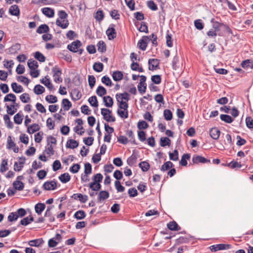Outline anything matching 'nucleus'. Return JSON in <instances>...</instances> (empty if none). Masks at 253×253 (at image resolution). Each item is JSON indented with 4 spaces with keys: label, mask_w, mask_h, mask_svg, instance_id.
<instances>
[{
    "label": "nucleus",
    "mask_w": 253,
    "mask_h": 253,
    "mask_svg": "<svg viewBox=\"0 0 253 253\" xmlns=\"http://www.w3.org/2000/svg\"><path fill=\"white\" fill-rule=\"evenodd\" d=\"M58 15L59 18L63 20V23H62V21L59 19H57L56 21V24L62 29L67 28L69 24V21L67 19L68 17L67 13L64 10H59L58 12Z\"/></svg>",
    "instance_id": "obj_1"
},
{
    "label": "nucleus",
    "mask_w": 253,
    "mask_h": 253,
    "mask_svg": "<svg viewBox=\"0 0 253 253\" xmlns=\"http://www.w3.org/2000/svg\"><path fill=\"white\" fill-rule=\"evenodd\" d=\"M101 114L103 116V119L107 122H114L116 118L112 115V111L107 108H102Z\"/></svg>",
    "instance_id": "obj_2"
},
{
    "label": "nucleus",
    "mask_w": 253,
    "mask_h": 253,
    "mask_svg": "<svg viewBox=\"0 0 253 253\" xmlns=\"http://www.w3.org/2000/svg\"><path fill=\"white\" fill-rule=\"evenodd\" d=\"M82 45V43L79 40H76L67 46V48L72 52H79L80 55L82 54L84 50L82 49H78Z\"/></svg>",
    "instance_id": "obj_3"
},
{
    "label": "nucleus",
    "mask_w": 253,
    "mask_h": 253,
    "mask_svg": "<svg viewBox=\"0 0 253 253\" xmlns=\"http://www.w3.org/2000/svg\"><path fill=\"white\" fill-rule=\"evenodd\" d=\"M52 71L53 73V77L54 81L56 83L62 82L63 80L61 77L62 74L61 70L58 67L55 66L52 69Z\"/></svg>",
    "instance_id": "obj_4"
},
{
    "label": "nucleus",
    "mask_w": 253,
    "mask_h": 253,
    "mask_svg": "<svg viewBox=\"0 0 253 253\" xmlns=\"http://www.w3.org/2000/svg\"><path fill=\"white\" fill-rule=\"evenodd\" d=\"M231 245L229 244H220L211 246L210 249L212 252H216L221 250H226L230 249Z\"/></svg>",
    "instance_id": "obj_5"
},
{
    "label": "nucleus",
    "mask_w": 253,
    "mask_h": 253,
    "mask_svg": "<svg viewBox=\"0 0 253 253\" xmlns=\"http://www.w3.org/2000/svg\"><path fill=\"white\" fill-rule=\"evenodd\" d=\"M139 77L140 78V83L137 85V88L139 92L141 94H143L145 92L146 89L147 84L145 83L146 77L144 75L139 76Z\"/></svg>",
    "instance_id": "obj_6"
},
{
    "label": "nucleus",
    "mask_w": 253,
    "mask_h": 253,
    "mask_svg": "<svg viewBox=\"0 0 253 253\" xmlns=\"http://www.w3.org/2000/svg\"><path fill=\"white\" fill-rule=\"evenodd\" d=\"M150 41V38L148 36H143L142 39L140 40L137 43L138 47L143 51L146 50L147 44Z\"/></svg>",
    "instance_id": "obj_7"
},
{
    "label": "nucleus",
    "mask_w": 253,
    "mask_h": 253,
    "mask_svg": "<svg viewBox=\"0 0 253 253\" xmlns=\"http://www.w3.org/2000/svg\"><path fill=\"white\" fill-rule=\"evenodd\" d=\"M149 64V70H155L156 69H159L160 60L158 59H150L148 60Z\"/></svg>",
    "instance_id": "obj_8"
},
{
    "label": "nucleus",
    "mask_w": 253,
    "mask_h": 253,
    "mask_svg": "<svg viewBox=\"0 0 253 253\" xmlns=\"http://www.w3.org/2000/svg\"><path fill=\"white\" fill-rule=\"evenodd\" d=\"M57 187L56 182L54 180L46 181L42 185L43 188L45 190H52L56 189Z\"/></svg>",
    "instance_id": "obj_9"
},
{
    "label": "nucleus",
    "mask_w": 253,
    "mask_h": 253,
    "mask_svg": "<svg viewBox=\"0 0 253 253\" xmlns=\"http://www.w3.org/2000/svg\"><path fill=\"white\" fill-rule=\"evenodd\" d=\"M192 162L194 164L210 163V160L198 155H194L192 158Z\"/></svg>",
    "instance_id": "obj_10"
},
{
    "label": "nucleus",
    "mask_w": 253,
    "mask_h": 253,
    "mask_svg": "<svg viewBox=\"0 0 253 253\" xmlns=\"http://www.w3.org/2000/svg\"><path fill=\"white\" fill-rule=\"evenodd\" d=\"M7 148L9 149H12L15 153H18L19 151L18 147L12 141L11 136H8V137Z\"/></svg>",
    "instance_id": "obj_11"
},
{
    "label": "nucleus",
    "mask_w": 253,
    "mask_h": 253,
    "mask_svg": "<svg viewBox=\"0 0 253 253\" xmlns=\"http://www.w3.org/2000/svg\"><path fill=\"white\" fill-rule=\"evenodd\" d=\"M220 134V131L216 127L212 128L210 130V135L211 137L213 139H218Z\"/></svg>",
    "instance_id": "obj_12"
},
{
    "label": "nucleus",
    "mask_w": 253,
    "mask_h": 253,
    "mask_svg": "<svg viewBox=\"0 0 253 253\" xmlns=\"http://www.w3.org/2000/svg\"><path fill=\"white\" fill-rule=\"evenodd\" d=\"M42 13L49 18L53 17L54 15V10L50 7H44L42 9Z\"/></svg>",
    "instance_id": "obj_13"
},
{
    "label": "nucleus",
    "mask_w": 253,
    "mask_h": 253,
    "mask_svg": "<svg viewBox=\"0 0 253 253\" xmlns=\"http://www.w3.org/2000/svg\"><path fill=\"white\" fill-rule=\"evenodd\" d=\"M106 33L110 40L114 39L117 36V33L114 28H109L106 30Z\"/></svg>",
    "instance_id": "obj_14"
},
{
    "label": "nucleus",
    "mask_w": 253,
    "mask_h": 253,
    "mask_svg": "<svg viewBox=\"0 0 253 253\" xmlns=\"http://www.w3.org/2000/svg\"><path fill=\"white\" fill-rule=\"evenodd\" d=\"M103 101L106 107H112L113 105V99L110 96H104L103 98Z\"/></svg>",
    "instance_id": "obj_15"
},
{
    "label": "nucleus",
    "mask_w": 253,
    "mask_h": 253,
    "mask_svg": "<svg viewBox=\"0 0 253 253\" xmlns=\"http://www.w3.org/2000/svg\"><path fill=\"white\" fill-rule=\"evenodd\" d=\"M40 129V126L37 124H33L27 127V132L30 134L34 133Z\"/></svg>",
    "instance_id": "obj_16"
},
{
    "label": "nucleus",
    "mask_w": 253,
    "mask_h": 253,
    "mask_svg": "<svg viewBox=\"0 0 253 253\" xmlns=\"http://www.w3.org/2000/svg\"><path fill=\"white\" fill-rule=\"evenodd\" d=\"M109 197V193L106 191H101L98 195L97 200L98 202L108 199Z\"/></svg>",
    "instance_id": "obj_17"
},
{
    "label": "nucleus",
    "mask_w": 253,
    "mask_h": 253,
    "mask_svg": "<svg viewBox=\"0 0 253 253\" xmlns=\"http://www.w3.org/2000/svg\"><path fill=\"white\" fill-rule=\"evenodd\" d=\"M44 243V241L42 238L37 239L31 240L29 242L28 244L32 247H40Z\"/></svg>",
    "instance_id": "obj_18"
},
{
    "label": "nucleus",
    "mask_w": 253,
    "mask_h": 253,
    "mask_svg": "<svg viewBox=\"0 0 253 253\" xmlns=\"http://www.w3.org/2000/svg\"><path fill=\"white\" fill-rule=\"evenodd\" d=\"M9 13L14 16H18L20 14V9L17 5H11L9 9Z\"/></svg>",
    "instance_id": "obj_19"
},
{
    "label": "nucleus",
    "mask_w": 253,
    "mask_h": 253,
    "mask_svg": "<svg viewBox=\"0 0 253 253\" xmlns=\"http://www.w3.org/2000/svg\"><path fill=\"white\" fill-rule=\"evenodd\" d=\"M116 97L117 101H119L120 100H125L126 101H128L129 100V95L127 92L117 93L116 95Z\"/></svg>",
    "instance_id": "obj_20"
},
{
    "label": "nucleus",
    "mask_w": 253,
    "mask_h": 253,
    "mask_svg": "<svg viewBox=\"0 0 253 253\" xmlns=\"http://www.w3.org/2000/svg\"><path fill=\"white\" fill-rule=\"evenodd\" d=\"M167 227L172 231H178L180 229V227L175 221H172L168 223Z\"/></svg>",
    "instance_id": "obj_21"
},
{
    "label": "nucleus",
    "mask_w": 253,
    "mask_h": 253,
    "mask_svg": "<svg viewBox=\"0 0 253 253\" xmlns=\"http://www.w3.org/2000/svg\"><path fill=\"white\" fill-rule=\"evenodd\" d=\"M45 208V205L43 203H38L35 205V209L38 215H41Z\"/></svg>",
    "instance_id": "obj_22"
},
{
    "label": "nucleus",
    "mask_w": 253,
    "mask_h": 253,
    "mask_svg": "<svg viewBox=\"0 0 253 253\" xmlns=\"http://www.w3.org/2000/svg\"><path fill=\"white\" fill-rule=\"evenodd\" d=\"M112 77L114 81H120L123 78V74L120 71H116L113 73Z\"/></svg>",
    "instance_id": "obj_23"
},
{
    "label": "nucleus",
    "mask_w": 253,
    "mask_h": 253,
    "mask_svg": "<svg viewBox=\"0 0 253 253\" xmlns=\"http://www.w3.org/2000/svg\"><path fill=\"white\" fill-rule=\"evenodd\" d=\"M49 31V27L46 24L41 25L37 29V32L39 34L46 33Z\"/></svg>",
    "instance_id": "obj_24"
},
{
    "label": "nucleus",
    "mask_w": 253,
    "mask_h": 253,
    "mask_svg": "<svg viewBox=\"0 0 253 253\" xmlns=\"http://www.w3.org/2000/svg\"><path fill=\"white\" fill-rule=\"evenodd\" d=\"M78 145V142L76 140L73 139H69L67 141L66 143V147L71 149H74L77 148Z\"/></svg>",
    "instance_id": "obj_25"
},
{
    "label": "nucleus",
    "mask_w": 253,
    "mask_h": 253,
    "mask_svg": "<svg viewBox=\"0 0 253 253\" xmlns=\"http://www.w3.org/2000/svg\"><path fill=\"white\" fill-rule=\"evenodd\" d=\"M16 100V97L15 94L13 93H9L7 94L4 98V102L11 101L13 104H15Z\"/></svg>",
    "instance_id": "obj_26"
},
{
    "label": "nucleus",
    "mask_w": 253,
    "mask_h": 253,
    "mask_svg": "<svg viewBox=\"0 0 253 253\" xmlns=\"http://www.w3.org/2000/svg\"><path fill=\"white\" fill-rule=\"evenodd\" d=\"M11 87L13 91L17 93L23 92V88L20 85H18L16 83H13L11 84Z\"/></svg>",
    "instance_id": "obj_27"
},
{
    "label": "nucleus",
    "mask_w": 253,
    "mask_h": 253,
    "mask_svg": "<svg viewBox=\"0 0 253 253\" xmlns=\"http://www.w3.org/2000/svg\"><path fill=\"white\" fill-rule=\"evenodd\" d=\"M34 221L33 217L30 215L29 216L25 217L21 220L20 224L22 225L26 226Z\"/></svg>",
    "instance_id": "obj_28"
},
{
    "label": "nucleus",
    "mask_w": 253,
    "mask_h": 253,
    "mask_svg": "<svg viewBox=\"0 0 253 253\" xmlns=\"http://www.w3.org/2000/svg\"><path fill=\"white\" fill-rule=\"evenodd\" d=\"M71 176L68 173H64L60 175L59 179L63 183H66L70 181Z\"/></svg>",
    "instance_id": "obj_29"
},
{
    "label": "nucleus",
    "mask_w": 253,
    "mask_h": 253,
    "mask_svg": "<svg viewBox=\"0 0 253 253\" xmlns=\"http://www.w3.org/2000/svg\"><path fill=\"white\" fill-rule=\"evenodd\" d=\"M98 51L103 53L106 50V45L103 41H100L97 44Z\"/></svg>",
    "instance_id": "obj_30"
},
{
    "label": "nucleus",
    "mask_w": 253,
    "mask_h": 253,
    "mask_svg": "<svg viewBox=\"0 0 253 253\" xmlns=\"http://www.w3.org/2000/svg\"><path fill=\"white\" fill-rule=\"evenodd\" d=\"M220 118L222 121L228 124L232 123L234 121V119L228 115L221 114Z\"/></svg>",
    "instance_id": "obj_31"
},
{
    "label": "nucleus",
    "mask_w": 253,
    "mask_h": 253,
    "mask_svg": "<svg viewBox=\"0 0 253 253\" xmlns=\"http://www.w3.org/2000/svg\"><path fill=\"white\" fill-rule=\"evenodd\" d=\"M130 68L132 70L138 71L139 72H143L144 70L142 67H139V65L137 62H133L131 64Z\"/></svg>",
    "instance_id": "obj_32"
},
{
    "label": "nucleus",
    "mask_w": 253,
    "mask_h": 253,
    "mask_svg": "<svg viewBox=\"0 0 253 253\" xmlns=\"http://www.w3.org/2000/svg\"><path fill=\"white\" fill-rule=\"evenodd\" d=\"M62 105L65 111H68L72 107L71 102L66 98H64L62 101Z\"/></svg>",
    "instance_id": "obj_33"
},
{
    "label": "nucleus",
    "mask_w": 253,
    "mask_h": 253,
    "mask_svg": "<svg viewBox=\"0 0 253 253\" xmlns=\"http://www.w3.org/2000/svg\"><path fill=\"white\" fill-rule=\"evenodd\" d=\"M72 98L74 100H78L80 99L82 96L81 94L80 93L78 89H74L71 93Z\"/></svg>",
    "instance_id": "obj_34"
},
{
    "label": "nucleus",
    "mask_w": 253,
    "mask_h": 253,
    "mask_svg": "<svg viewBox=\"0 0 253 253\" xmlns=\"http://www.w3.org/2000/svg\"><path fill=\"white\" fill-rule=\"evenodd\" d=\"M85 215V213L84 211L79 210L75 213L74 216L77 219L81 220L84 219Z\"/></svg>",
    "instance_id": "obj_35"
},
{
    "label": "nucleus",
    "mask_w": 253,
    "mask_h": 253,
    "mask_svg": "<svg viewBox=\"0 0 253 253\" xmlns=\"http://www.w3.org/2000/svg\"><path fill=\"white\" fill-rule=\"evenodd\" d=\"M41 82L50 90H52L54 89V86L51 83L50 80L49 79H47L45 77V79H42V80H41Z\"/></svg>",
    "instance_id": "obj_36"
},
{
    "label": "nucleus",
    "mask_w": 253,
    "mask_h": 253,
    "mask_svg": "<svg viewBox=\"0 0 253 253\" xmlns=\"http://www.w3.org/2000/svg\"><path fill=\"white\" fill-rule=\"evenodd\" d=\"M190 158V155L189 154H184L182 155L181 159L179 162L182 166H186L187 165V160Z\"/></svg>",
    "instance_id": "obj_37"
},
{
    "label": "nucleus",
    "mask_w": 253,
    "mask_h": 253,
    "mask_svg": "<svg viewBox=\"0 0 253 253\" xmlns=\"http://www.w3.org/2000/svg\"><path fill=\"white\" fill-rule=\"evenodd\" d=\"M44 91L45 88L44 87L40 84L36 85L34 89V92L38 95L42 94Z\"/></svg>",
    "instance_id": "obj_38"
},
{
    "label": "nucleus",
    "mask_w": 253,
    "mask_h": 253,
    "mask_svg": "<svg viewBox=\"0 0 253 253\" xmlns=\"http://www.w3.org/2000/svg\"><path fill=\"white\" fill-rule=\"evenodd\" d=\"M96 93L99 96L102 97L107 93V90L103 86L99 85L96 89Z\"/></svg>",
    "instance_id": "obj_39"
},
{
    "label": "nucleus",
    "mask_w": 253,
    "mask_h": 253,
    "mask_svg": "<svg viewBox=\"0 0 253 253\" xmlns=\"http://www.w3.org/2000/svg\"><path fill=\"white\" fill-rule=\"evenodd\" d=\"M13 186L15 189L20 191L23 190L24 187V183L19 180H16L14 181L13 183Z\"/></svg>",
    "instance_id": "obj_40"
},
{
    "label": "nucleus",
    "mask_w": 253,
    "mask_h": 253,
    "mask_svg": "<svg viewBox=\"0 0 253 253\" xmlns=\"http://www.w3.org/2000/svg\"><path fill=\"white\" fill-rule=\"evenodd\" d=\"M103 64L100 62H95L93 66V70L97 72H101L103 70Z\"/></svg>",
    "instance_id": "obj_41"
},
{
    "label": "nucleus",
    "mask_w": 253,
    "mask_h": 253,
    "mask_svg": "<svg viewBox=\"0 0 253 253\" xmlns=\"http://www.w3.org/2000/svg\"><path fill=\"white\" fill-rule=\"evenodd\" d=\"M89 187L92 191H98L101 189V185L98 182H91L89 185Z\"/></svg>",
    "instance_id": "obj_42"
},
{
    "label": "nucleus",
    "mask_w": 253,
    "mask_h": 253,
    "mask_svg": "<svg viewBox=\"0 0 253 253\" xmlns=\"http://www.w3.org/2000/svg\"><path fill=\"white\" fill-rule=\"evenodd\" d=\"M88 101L91 106L95 107H97L98 106V102L96 96H92L89 97Z\"/></svg>",
    "instance_id": "obj_43"
},
{
    "label": "nucleus",
    "mask_w": 253,
    "mask_h": 253,
    "mask_svg": "<svg viewBox=\"0 0 253 253\" xmlns=\"http://www.w3.org/2000/svg\"><path fill=\"white\" fill-rule=\"evenodd\" d=\"M138 166L144 172L147 171L150 168V165L146 161L140 162Z\"/></svg>",
    "instance_id": "obj_44"
},
{
    "label": "nucleus",
    "mask_w": 253,
    "mask_h": 253,
    "mask_svg": "<svg viewBox=\"0 0 253 253\" xmlns=\"http://www.w3.org/2000/svg\"><path fill=\"white\" fill-rule=\"evenodd\" d=\"M171 141L168 137H161L160 139V145L162 147L169 146Z\"/></svg>",
    "instance_id": "obj_45"
},
{
    "label": "nucleus",
    "mask_w": 253,
    "mask_h": 253,
    "mask_svg": "<svg viewBox=\"0 0 253 253\" xmlns=\"http://www.w3.org/2000/svg\"><path fill=\"white\" fill-rule=\"evenodd\" d=\"M28 66L31 70H35L38 67V64L36 61L30 59L28 61Z\"/></svg>",
    "instance_id": "obj_46"
},
{
    "label": "nucleus",
    "mask_w": 253,
    "mask_h": 253,
    "mask_svg": "<svg viewBox=\"0 0 253 253\" xmlns=\"http://www.w3.org/2000/svg\"><path fill=\"white\" fill-rule=\"evenodd\" d=\"M34 57L40 62H43L45 60V56L40 52L36 51L34 54Z\"/></svg>",
    "instance_id": "obj_47"
},
{
    "label": "nucleus",
    "mask_w": 253,
    "mask_h": 253,
    "mask_svg": "<svg viewBox=\"0 0 253 253\" xmlns=\"http://www.w3.org/2000/svg\"><path fill=\"white\" fill-rule=\"evenodd\" d=\"M211 22L212 24V27L214 29V30L216 32L219 31L220 28L222 24L215 21L214 19L213 18L211 20Z\"/></svg>",
    "instance_id": "obj_48"
},
{
    "label": "nucleus",
    "mask_w": 253,
    "mask_h": 253,
    "mask_svg": "<svg viewBox=\"0 0 253 253\" xmlns=\"http://www.w3.org/2000/svg\"><path fill=\"white\" fill-rule=\"evenodd\" d=\"M164 116L167 121H170L172 119V113L169 109H165L164 111Z\"/></svg>",
    "instance_id": "obj_49"
},
{
    "label": "nucleus",
    "mask_w": 253,
    "mask_h": 253,
    "mask_svg": "<svg viewBox=\"0 0 253 253\" xmlns=\"http://www.w3.org/2000/svg\"><path fill=\"white\" fill-rule=\"evenodd\" d=\"M25 158H23V162H20L19 164L17 162H15L14 165V169L15 171H19L23 167V164L25 163Z\"/></svg>",
    "instance_id": "obj_50"
},
{
    "label": "nucleus",
    "mask_w": 253,
    "mask_h": 253,
    "mask_svg": "<svg viewBox=\"0 0 253 253\" xmlns=\"http://www.w3.org/2000/svg\"><path fill=\"white\" fill-rule=\"evenodd\" d=\"M137 157L134 155H132L127 160V164L130 166H133L136 162Z\"/></svg>",
    "instance_id": "obj_51"
},
{
    "label": "nucleus",
    "mask_w": 253,
    "mask_h": 253,
    "mask_svg": "<svg viewBox=\"0 0 253 253\" xmlns=\"http://www.w3.org/2000/svg\"><path fill=\"white\" fill-rule=\"evenodd\" d=\"M23 115L19 113L16 114L14 117V122L15 124L20 125L22 123Z\"/></svg>",
    "instance_id": "obj_52"
},
{
    "label": "nucleus",
    "mask_w": 253,
    "mask_h": 253,
    "mask_svg": "<svg viewBox=\"0 0 253 253\" xmlns=\"http://www.w3.org/2000/svg\"><path fill=\"white\" fill-rule=\"evenodd\" d=\"M3 119L5 122V123L6 124L7 127L9 128H12L13 127V125L12 123L10 121V119L9 116L7 115H4L3 116Z\"/></svg>",
    "instance_id": "obj_53"
},
{
    "label": "nucleus",
    "mask_w": 253,
    "mask_h": 253,
    "mask_svg": "<svg viewBox=\"0 0 253 253\" xmlns=\"http://www.w3.org/2000/svg\"><path fill=\"white\" fill-rule=\"evenodd\" d=\"M45 99V100L49 103H56L58 100L57 97L53 95H47Z\"/></svg>",
    "instance_id": "obj_54"
},
{
    "label": "nucleus",
    "mask_w": 253,
    "mask_h": 253,
    "mask_svg": "<svg viewBox=\"0 0 253 253\" xmlns=\"http://www.w3.org/2000/svg\"><path fill=\"white\" fill-rule=\"evenodd\" d=\"M173 166L172 163L170 161H168L165 163L162 166L161 170L163 171H165L170 168H172Z\"/></svg>",
    "instance_id": "obj_55"
},
{
    "label": "nucleus",
    "mask_w": 253,
    "mask_h": 253,
    "mask_svg": "<svg viewBox=\"0 0 253 253\" xmlns=\"http://www.w3.org/2000/svg\"><path fill=\"white\" fill-rule=\"evenodd\" d=\"M169 159L170 160L176 161L178 160V152L174 150L173 153H169Z\"/></svg>",
    "instance_id": "obj_56"
},
{
    "label": "nucleus",
    "mask_w": 253,
    "mask_h": 253,
    "mask_svg": "<svg viewBox=\"0 0 253 253\" xmlns=\"http://www.w3.org/2000/svg\"><path fill=\"white\" fill-rule=\"evenodd\" d=\"M117 113L122 118L126 119L128 118V114L127 109L123 110L118 109L117 111Z\"/></svg>",
    "instance_id": "obj_57"
},
{
    "label": "nucleus",
    "mask_w": 253,
    "mask_h": 253,
    "mask_svg": "<svg viewBox=\"0 0 253 253\" xmlns=\"http://www.w3.org/2000/svg\"><path fill=\"white\" fill-rule=\"evenodd\" d=\"M88 81L90 87L92 88L94 87L96 82V80L94 76L93 75H88Z\"/></svg>",
    "instance_id": "obj_58"
},
{
    "label": "nucleus",
    "mask_w": 253,
    "mask_h": 253,
    "mask_svg": "<svg viewBox=\"0 0 253 253\" xmlns=\"http://www.w3.org/2000/svg\"><path fill=\"white\" fill-rule=\"evenodd\" d=\"M115 186L119 192H124L125 189V187L121 184V182L119 180H116L115 182Z\"/></svg>",
    "instance_id": "obj_59"
},
{
    "label": "nucleus",
    "mask_w": 253,
    "mask_h": 253,
    "mask_svg": "<svg viewBox=\"0 0 253 253\" xmlns=\"http://www.w3.org/2000/svg\"><path fill=\"white\" fill-rule=\"evenodd\" d=\"M152 81L155 84H159L162 82L161 77L160 75H154L151 77Z\"/></svg>",
    "instance_id": "obj_60"
},
{
    "label": "nucleus",
    "mask_w": 253,
    "mask_h": 253,
    "mask_svg": "<svg viewBox=\"0 0 253 253\" xmlns=\"http://www.w3.org/2000/svg\"><path fill=\"white\" fill-rule=\"evenodd\" d=\"M101 81H102V83H103L104 84H105V85H106L107 86H111L112 85V83L110 79L106 76H103L102 78Z\"/></svg>",
    "instance_id": "obj_61"
},
{
    "label": "nucleus",
    "mask_w": 253,
    "mask_h": 253,
    "mask_svg": "<svg viewBox=\"0 0 253 253\" xmlns=\"http://www.w3.org/2000/svg\"><path fill=\"white\" fill-rule=\"evenodd\" d=\"M17 80L18 82L24 83L27 85L29 84L30 82V80L28 78L22 76L17 77Z\"/></svg>",
    "instance_id": "obj_62"
},
{
    "label": "nucleus",
    "mask_w": 253,
    "mask_h": 253,
    "mask_svg": "<svg viewBox=\"0 0 253 253\" xmlns=\"http://www.w3.org/2000/svg\"><path fill=\"white\" fill-rule=\"evenodd\" d=\"M21 101L23 103H27L30 100V97L27 93H24L20 96Z\"/></svg>",
    "instance_id": "obj_63"
},
{
    "label": "nucleus",
    "mask_w": 253,
    "mask_h": 253,
    "mask_svg": "<svg viewBox=\"0 0 253 253\" xmlns=\"http://www.w3.org/2000/svg\"><path fill=\"white\" fill-rule=\"evenodd\" d=\"M18 218V215L16 214V212H12L10 213L9 215L8 216L7 219L9 222H12L14 221H16Z\"/></svg>",
    "instance_id": "obj_64"
}]
</instances>
